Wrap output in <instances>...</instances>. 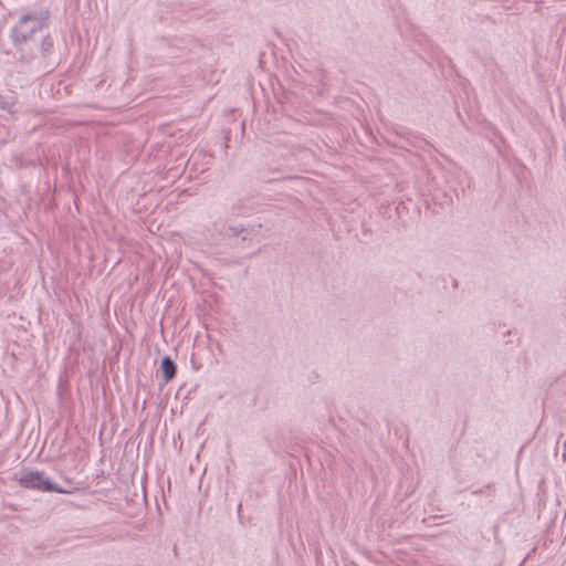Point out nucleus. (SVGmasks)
I'll return each mask as SVG.
<instances>
[{"mask_svg": "<svg viewBox=\"0 0 566 566\" xmlns=\"http://www.w3.org/2000/svg\"><path fill=\"white\" fill-rule=\"evenodd\" d=\"M49 12L40 14H24L19 22L11 29L10 39L15 45H20L30 40L34 33L41 31L46 23Z\"/></svg>", "mask_w": 566, "mask_h": 566, "instance_id": "nucleus-1", "label": "nucleus"}, {"mask_svg": "<svg viewBox=\"0 0 566 566\" xmlns=\"http://www.w3.org/2000/svg\"><path fill=\"white\" fill-rule=\"evenodd\" d=\"M18 482L21 486L30 490L41 492H55L61 494H67L70 491L60 488L56 483H53L40 471H24Z\"/></svg>", "mask_w": 566, "mask_h": 566, "instance_id": "nucleus-2", "label": "nucleus"}, {"mask_svg": "<svg viewBox=\"0 0 566 566\" xmlns=\"http://www.w3.org/2000/svg\"><path fill=\"white\" fill-rule=\"evenodd\" d=\"M160 368L163 370L165 382H169L176 376L177 366L169 356L163 357Z\"/></svg>", "mask_w": 566, "mask_h": 566, "instance_id": "nucleus-3", "label": "nucleus"}, {"mask_svg": "<svg viewBox=\"0 0 566 566\" xmlns=\"http://www.w3.org/2000/svg\"><path fill=\"white\" fill-rule=\"evenodd\" d=\"M232 237H239L243 232V228L230 227L229 228Z\"/></svg>", "mask_w": 566, "mask_h": 566, "instance_id": "nucleus-4", "label": "nucleus"}]
</instances>
